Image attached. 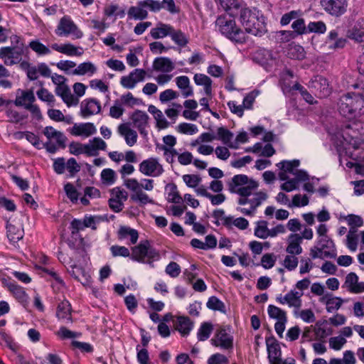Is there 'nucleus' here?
Listing matches in <instances>:
<instances>
[{
	"label": "nucleus",
	"instance_id": "a211bd4d",
	"mask_svg": "<svg viewBox=\"0 0 364 364\" xmlns=\"http://www.w3.org/2000/svg\"><path fill=\"white\" fill-rule=\"evenodd\" d=\"M309 87L319 97L328 96L331 90L328 80L325 77L319 75L311 79L309 82Z\"/></svg>",
	"mask_w": 364,
	"mask_h": 364
},
{
	"label": "nucleus",
	"instance_id": "c03bdc74",
	"mask_svg": "<svg viewBox=\"0 0 364 364\" xmlns=\"http://www.w3.org/2000/svg\"><path fill=\"white\" fill-rule=\"evenodd\" d=\"M56 316L59 320L64 321H71V306L68 301H62L58 305L56 310Z\"/></svg>",
	"mask_w": 364,
	"mask_h": 364
},
{
	"label": "nucleus",
	"instance_id": "f257e3e1",
	"mask_svg": "<svg viewBox=\"0 0 364 364\" xmlns=\"http://www.w3.org/2000/svg\"><path fill=\"white\" fill-rule=\"evenodd\" d=\"M360 91L348 92L342 95L338 102V112L341 116L353 124L344 129L328 130L329 140L336 149L341 164L346 161L348 168L355 167V172L364 175V150L360 145L364 142V82L354 85Z\"/></svg>",
	"mask_w": 364,
	"mask_h": 364
},
{
	"label": "nucleus",
	"instance_id": "423d86ee",
	"mask_svg": "<svg viewBox=\"0 0 364 364\" xmlns=\"http://www.w3.org/2000/svg\"><path fill=\"white\" fill-rule=\"evenodd\" d=\"M215 27L220 33L234 43H243L246 41L245 32L237 25L231 16H219L215 21Z\"/></svg>",
	"mask_w": 364,
	"mask_h": 364
},
{
	"label": "nucleus",
	"instance_id": "5fc2aeb1",
	"mask_svg": "<svg viewBox=\"0 0 364 364\" xmlns=\"http://www.w3.org/2000/svg\"><path fill=\"white\" fill-rule=\"evenodd\" d=\"M267 313L271 318L277 321L287 320L286 311L276 306L269 305L267 308Z\"/></svg>",
	"mask_w": 364,
	"mask_h": 364
},
{
	"label": "nucleus",
	"instance_id": "e2e57ef3",
	"mask_svg": "<svg viewBox=\"0 0 364 364\" xmlns=\"http://www.w3.org/2000/svg\"><path fill=\"white\" fill-rule=\"evenodd\" d=\"M36 95L39 100L47 103L50 107L55 105V99L54 95L45 88H41L37 91Z\"/></svg>",
	"mask_w": 364,
	"mask_h": 364
},
{
	"label": "nucleus",
	"instance_id": "9d476101",
	"mask_svg": "<svg viewBox=\"0 0 364 364\" xmlns=\"http://www.w3.org/2000/svg\"><path fill=\"white\" fill-rule=\"evenodd\" d=\"M43 133L48 139L43 146L49 153H55L60 147L64 146L66 137L61 132L53 127H46Z\"/></svg>",
	"mask_w": 364,
	"mask_h": 364
},
{
	"label": "nucleus",
	"instance_id": "0eeeda50",
	"mask_svg": "<svg viewBox=\"0 0 364 364\" xmlns=\"http://www.w3.org/2000/svg\"><path fill=\"white\" fill-rule=\"evenodd\" d=\"M131 258L141 263L151 264L154 261L159 259V252L153 248L148 241L140 242L132 247Z\"/></svg>",
	"mask_w": 364,
	"mask_h": 364
},
{
	"label": "nucleus",
	"instance_id": "39448f33",
	"mask_svg": "<svg viewBox=\"0 0 364 364\" xmlns=\"http://www.w3.org/2000/svg\"><path fill=\"white\" fill-rule=\"evenodd\" d=\"M124 186L131 192V199L141 205L154 204V200L151 198L143 189L151 191L154 189V180L150 178H142L138 181L136 178H130L124 180Z\"/></svg>",
	"mask_w": 364,
	"mask_h": 364
},
{
	"label": "nucleus",
	"instance_id": "20e7f679",
	"mask_svg": "<svg viewBox=\"0 0 364 364\" xmlns=\"http://www.w3.org/2000/svg\"><path fill=\"white\" fill-rule=\"evenodd\" d=\"M240 19L246 32L254 36H262L267 31L265 17L256 8L242 9Z\"/></svg>",
	"mask_w": 364,
	"mask_h": 364
},
{
	"label": "nucleus",
	"instance_id": "f8f14e48",
	"mask_svg": "<svg viewBox=\"0 0 364 364\" xmlns=\"http://www.w3.org/2000/svg\"><path fill=\"white\" fill-rule=\"evenodd\" d=\"M23 49L16 46L0 48V58L7 66L18 64L22 60Z\"/></svg>",
	"mask_w": 364,
	"mask_h": 364
},
{
	"label": "nucleus",
	"instance_id": "bb28decb",
	"mask_svg": "<svg viewBox=\"0 0 364 364\" xmlns=\"http://www.w3.org/2000/svg\"><path fill=\"white\" fill-rule=\"evenodd\" d=\"M36 98L33 91L18 89L16 92V98L14 104L17 107H28L33 103Z\"/></svg>",
	"mask_w": 364,
	"mask_h": 364
},
{
	"label": "nucleus",
	"instance_id": "c756f323",
	"mask_svg": "<svg viewBox=\"0 0 364 364\" xmlns=\"http://www.w3.org/2000/svg\"><path fill=\"white\" fill-rule=\"evenodd\" d=\"M117 132L120 136L124 137L126 144L129 146H134L137 141V133L132 129L128 124H121L118 126Z\"/></svg>",
	"mask_w": 364,
	"mask_h": 364
},
{
	"label": "nucleus",
	"instance_id": "338daca9",
	"mask_svg": "<svg viewBox=\"0 0 364 364\" xmlns=\"http://www.w3.org/2000/svg\"><path fill=\"white\" fill-rule=\"evenodd\" d=\"M232 226L237 228L240 230H245L249 227V222L244 218H235L231 216L229 219L228 228H232Z\"/></svg>",
	"mask_w": 364,
	"mask_h": 364
},
{
	"label": "nucleus",
	"instance_id": "4c0bfd02",
	"mask_svg": "<svg viewBox=\"0 0 364 364\" xmlns=\"http://www.w3.org/2000/svg\"><path fill=\"white\" fill-rule=\"evenodd\" d=\"M348 36L357 42H364V18L358 19L348 31Z\"/></svg>",
	"mask_w": 364,
	"mask_h": 364
},
{
	"label": "nucleus",
	"instance_id": "1a4fd4ad",
	"mask_svg": "<svg viewBox=\"0 0 364 364\" xmlns=\"http://www.w3.org/2000/svg\"><path fill=\"white\" fill-rule=\"evenodd\" d=\"M310 255L313 259L334 258L336 250L333 240L330 238L317 240L316 245L311 249Z\"/></svg>",
	"mask_w": 364,
	"mask_h": 364
},
{
	"label": "nucleus",
	"instance_id": "72a5a7b5",
	"mask_svg": "<svg viewBox=\"0 0 364 364\" xmlns=\"http://www.w3.org/2000/svg\"><path fill=\"white\" fill-rule=\"evenodd\" d=\"M9 290L14 296V298L25 308L28 306L29 297L23 287L11 283L9 285Z\"/></svg>",
	"mask_w": 364,
	"mask_h": 364
},
{
	"label": "nucleus",
	"instance_id": "412c9836",
	"mask_svg": "<svg viewBox=\"0 0 364 364\" xmlns=\"http://www.w3.org/2000/svg\"><path fill=\"white\" fill-rule=\"evenodd\" d=\"M304 293L296 291V289H291L284 296H277V301L281 304H287L289 307H294V309H300L302 305L301 297Z\"/></svg>",
	"mask_w": 364,
	"mask_h": 364
},
{
	"label": "nucleus",
	"instance_id": "6ab92c4d",
	"mask_svg": "<svg viewBox=\"0 0 364 364\" xmlns=\"http://www.w3.org/2000/svg\"><path fill=\"white\" fill-rule=\"evenodd\" d=\"M321 5L328 14L339 16L347 10V0H321Z\"/></svg>",
	"mask_w": 364,
	"mask_h": 364
},
{
	"label": "nucleus",
	"instance_id": "37998d69",
	"mask_svg": "<svg viewBox=\"0 0 364 364\" xmlns=\"http://www.w3.org/2000/svg\"><path fill=\"white\" fill-rule=\"evenodd\" d=\"M176 329L183 336L189 334L193 324L187 316H178L175 321Z\"/></svg>",
	"mask_w": 364,
	"mask_h": 364
},
{
	"label": "nucleus",
	"instance_id": "79ce46f5",
	"mask_svg": "<svg viewBox=\"0 0 364 364\" xmlns=\"http://www.w3.org/2000/svg\"><path fill=\"white\" fill-rule=\"evenodd\" d=\"M97 71V66L91 62H84L79 64L73 71V75L93 76Z\"/></svg>",
	"mask_w": 364,
	"mask_h": 364
},
{
	"label": "nucleus",
	"instance_id": "7ed1b4c3",
	"mask_svg": "<svg viewBox=\"0 0 364 364\" xmlns=\"http://www.w3.org/2000/svg\"><path fill=\"white\" fill-rule=\"evenodd\" d=\"M277 166L280 169L278 173L279 178L284 181L281 185V189L284 191L291 192L297 190L301 181L309 179L306 171L298 169L299 160L283 161L278 163Z\"/></svg>",
	"mask_w": 364,
	"mask_h": 364
},
{
	"label": "nucleus",
	"instance_id": "603ef678",
	"mask_svg": "<svg viewBox=\"0 0 364 364\" xmlns=\"http://www.w3.org/2000/svg\"><path fill=\"white\" fill-rule=\"evenodd\" d=\"M287 55L290 58L303 60L306 56L304 48L296 44H290L288 48Z\"/></svg>",
	"mask_w": 364,
	"mask_h": 364
},
{
	"label": "nucleus",
	"instance_id": "864d4df0",
	"mask_svg": "<svg viewBox=\"0 0 364 364\" xmlns=\"http://www.w3.org/2000/svg\"><path fill=\"white\" fill-rule=\"evenodd\" d=\"M294 315L295 317L301 318L304 322L307 323H314L316 321L314 313L311 309H294Z\"/></svg>",
	"mask_w": 364,
	"mask_h": 364
},
{
	"label": "nucleus",
	"instance_id": "f03ea898",
	"mask_svg": "<svg viewBox=\"0 0 364 364\" xmlns=\"http://www.w3.org/2000/svg\"><path fill=\"white\" fill-rule=\"evenodd\" d=\"M230 191L240 196L238 203L241 205L237 210L245 215H254L259 207L267 198L263 191H256L258 183L246 175H236L232 178Z\"/></svg>",
	"mask_w": 364,
	"mask_h": 364
},
{
	"label": "nucleus",
	"instance_id": "de8ad7c7",
	"mask_svg": "<svg viewBox=\"0 0 364 364\" xmlns=\"http://www.w3.org/2000/svg\"><path fill=\"white\" fill-rule=\"evenodd\" d=\"M7 237L12 242H16L23 237V230L20 226H16L11 223L6 225Z\"/></svg>",
	"mask_w": 364,
	"mask_h": 364
},
{
	"label": "nucleus",
	"instance_id": "7c9ffc66",
	"mask_svg": "<svg viewBox=\"0 0 364 364\" xmlns=\"http://www.w3.org/2000/svg\"><path fill=\"white\" fill-rule=\"evenodd\" d=\"M234 134L225 127H221L216 129L215 139L219 140L230 149H236V144H233Z\"/></svg>",
	"mask_w": 364,
	"mask_h": 364
},
{
	"label": "nucleus",
	"instance_id": "5701e85b",
	"mask_svg": "<svg viewBox=\"0 0 364 364\" xmlns=\"http://www.w3.org/2000/svg\"><path fill=\"white\" fill-rule=\"evenodd\" d=\"M55 92L68 107L76 106L78 103L79 100L71 93L67 82L55 87Z\"/></svg>",
	"mask_w": 364,
	"mask_h": 364
},
{
	"label": "nucleus",
	"instance_id": "a878e982",
	"mask_svg": "<svg viewBox=\"0 0 364 364\" xmlns=\"http://www.w3.org/2000/svg\"><path fill=\"white\" fill-rule=\"evenodd\" d=\"M87 156H97L100 151H105L107 150V143L100 137H94L90 139L87 143Z\"/></svg>",
	"mask_w": 364,
	"mask_h": 364
},
{
	"label": "nucleus",
	"instance_id": "393cba45",
	"mask_svg": "<svg viewBox=\"0 0 364 364\" xmlns=\"http://www.w3.org/2000/svg\"><path fill=\"white\" fill-rule=\"evenodd\" d=\"M100 110V102L95 99H86L81 102L80 112L84 118L97 114Z\"/></svg>",
	"mask_w": 364,
	"mask_h": 364
},
{
	"label": "nucleus",
	"instance_id": "8fccbe9b",
	"mask_svg": "<svg viewBox=\"0 0 364 364\" xmlns=\"http://www.w3.org/2000/svg\"><path fill=\"white\" fill-rule=\"evenodd\" d=\"M166 199L168 202L173 203H181L183 198L180 196L177 187L174 184H168L165 188Z\"/></svg>",
	"mask_w": 364,
	"mask_h": 364
},
{
	"label": "nucleus",
	"instance_id": "473e14b6",
	"mask_svg": "<svg viewBox=\"0 0 364 364\" xmlns=\"http://www.w3.org/2000/svg\"><path fill=\"white\" fill-rule=\"evenodd\" d=\"M344 285L352 293L364 291V282H359L358 277L353 272L349 273L346 277Z\"/></svg>",
	"mask_w": 364,
	"mask_h": 364
},
{
	"label": "nucleus",
	"instance_id": "0e129e2a",
	"mask_svg": "<svg viewBox=\"0 0 364 364\" xmlns=\"http://www.w3.org/2000/svg\"><path fill=\"white\" fill-rule=\"evenodd\" d=\"M206 306L211 310L218 311L220 312H225V304L219 299L218 297L213 296H210L207 303Z\"/></svg>",
	"mask_w": 364,
	"mask_h": 364
},
{
	"label": "nucleus",
	"instance_id": "58836bf2",
	"mask_svg": "<svg viewBox=\"0 0 364 364\" xmlns=\"http://www.w3.org/2000/svg\"><path fill=\"white\" fill-rule=\"evenodd\" d=\"M326 43L331 49L342 48L346 46V40L339 37L338 29H333L328 33Z\"/></svg>",
	"mask_w": 364,
	"mask_h": 364
},
{
	"label": "nucleus",
	"instance_id": "2eb2a0df",
	"mask_svg": "<svg viewBox=\"0 0 364 364\" xmlns=\"http://www.w3.org/2000/svg\"><path fill=\"white\" fill-rule=\"evenodd\" d=\"M69 133L76 137L87 139L97 133V128L91 122L75 123L68 129Z\"/></svg>",
	"mask_w": 364,
	"mask_h": 364
},
{
	"label": "nucleus",
	"instance_id": "ea45409f",
	"mask_svg": "<svg viewBox=\"0 0 364 364\" xmlns=\"http://www.w3.org/2000/svg\"><path fill=\"white\" fill-rule=\"evenodd\" d=\"M193 81L196 85L203 87V92L207 96L212 95V80L206 75L196 73L193 76Z\"/></svg>",
	"mask_w": 364,
	"mask_h": 364
},
{
	"label": "nucleus",
	"instance_id": "6e6d98bb",
	"mask_svg": "<svg viewBox=\"0 0 364 364\" xmlns=\"http://www.w3.org/2000/svg\"><path fill=\"white\" fill-rule=\"evenodd\" d=\"M218 2L222 9L230 16H233L240 8L238 0H218Z\"/></svg>",
	"mask_w": 364,
	"mask_h": 364
},
{
	"label": "nucleus",
	"instance_id": "ddd939ff",
	"mask_svg": "<svg viewBox=\"0 0 364 364\" xmlns=\"http://www.w3.org/2000/svg\"><path fill=\"white\" fill-rule=\"evenodd\" d=\"M146 71L141 68H136L128 75H124L120 78V85L126 89L132 90L135 88L138 83L145 80Z\"/></svg>",
	"mask_w": 364,
	"mask_h": 364
},
{
	"label": "nucleus",
	"instance_id": "13d9d810",
	"mask_svg": "<svg viewBox=\"0 0 364 364\" xmlns=\"http://www.w3.org/2000/svg\"><path fill=\"white\" fill-rule=\"evenodd\" d=\"M170 37L176 45L182 48L185 47L188 43V38L185 33L180 30L176 31L174 28H173Z\"/></svg>",
	"mask_w": 364,
	"mask_h": 364
},
{
	"label": "nucleus",
	"instance_id": "c85d7f7f",
	"mask_svg": "<svg viewBox=\"0 0 364 364\" xmlns=\"http://www.w3.org/2000/svg\"><path fill=\"white\" fill-rule=\"evenodd\" d=\"M134 127H136L140 132L141 134H146V128L148 126V114L143 111L136 110L135 111L131 117Z\"/></svg>",
	"mask_w": 364,
	"mask_h": 364
},
{
	"label": "nucleus",
	"instance_id": "bf43d9fd",
	"mask_svg": "<svg viewBox=\"0 0 364 364\" xmlns=\"http://www.w3.org/2000/svg\"><path fill=\"white\" fill-rule=\"evenodd\" d=\"M176 129L178 133L187 135H193L198 132V128L196 124L186 122L180 123Z\"/></svg>",
	"mask_w": 364,
	"mask_h": 364
},
{
	"label": "nucleus",
	"instance_id": "09e8293b",
	"mask_svg": "<svg viewBox=\"0 0 364 364\" xmlns=\"http://www.w3.org/2000/svg\"><path fill=\"white\" fill-rule=\"evenodd\" d=\"M128 16L130 18L135 20H143L147 18L148 11L144 6L140 5V1L136 6H131L128 11Z\"/></svg>",
	"mask_w": 364,
	"mask_h": 364
},
{
	"label": "nucleus",
	"instance_id": "e433bc0d",
	"mask_svg": "<svg viewBox=\"0 0 364 364\" xmlns=\"http://www.w3.org/2000/svg\"><path fill=\"white\" fill-rule=\"evenodd\" d=\"M319 301L326 304L328 312H333L337 311L341 306L343 300L336 296H333L331 294H326L323 297L319 299Z\"/></svg>",
	"mask_w": 364,
	"mask_h": 364
},
{
	"label": "nucleus",
	"instance_id": "052dcab7",
	"mask_svg": "<svg viewBox=\"0 0 364 364\" xmlns=\"http://www.w3.org/2000/svg\"><path fill=\"white\" fill-rule=\"evenodd\" d=\"M309 203V197L305 194H295L291 200L290 208H302L308 205Z\"/></svg>",
	"mask_w": 364,
	"mask_h": 364
},
{
	"label": "nucleus",
	"instance_id": "cd10ccee",
	"mask_svg": "<svg viewBox=\"0 0 364 364\" xmlns=\"http://www.w3.org/2000/svg\"><path fill=\"white\" fill-rule=\"evenodd\" d=\"M117 235L119 240L125 241L127 245H134L139 238L138 232L128 226L120 227Z\"/></svg>",
	"mask_w": 364,
	"mask_h": 364
},
{
	"label": "nucleus",
	"instance_id": "aec40b11",
	"mask_svg": "<svg viewBox=\"0 0 364 364\" xmlns=\"http://www.w3.org/2000/svg\"><path fill=\"white\" fill-rule=\"evenodd\" d=\"M294 74L289 70H284L280 75L279 84L283 93L286 96H290L294 90H299L301 85L296 82L293 83Z\"/></svg>",
	"mask_w": 364,
	"mask_h": 364
},
{
	"label": "nucleus",
	"instance_id": "dca6fc26",
	"mask_svg": "<svg viewBox=\"0 0 364 364\" xmlns=\"http://www.w3.org/2000/svg\"><path fill=\"white\" fill-rule=\"evenodd\" d=\"M360 245V250H364V231L351 227L346 235V245L351 252H355Z\"/></svg>",
	"mask_w": 364,
	"mask_h": 364
},
{
	"label": "nucleus",
	"instance_id": "c9c22d12",
	"mask_svg": "<svg viewBox=\"0 0 364 364\" xmlns=\"http://www.w3.org/2000/svg\"><path fill=\"white\" fill-rule=\"evenodd\" d=\"M153 68L156 71L168 73L174 70L175 65L170 58L159 57L154 60Z\"/></svg>",
	"mask_w": 364,
	"mask_h": 364
},
{
	"label": "nucleus",
	"instance_id": "680f3d73",
	"mask_svg": "<svg viewBox=\"0 0 364 364\" xmlns=\"http://www.w3.org/2000/svg\"><path fill=\"white\" fill-rule=\"evenodd\" d=\"M129 53L127 55V63L131 67H136L139 64V60L138 59L136 53H140L142 50L141 46L138 47H129Z\"/></svg>",
	"mask_w": 364,
	"mask_h": 364
},
{
	"label": "nucleus",
	"instance_id": "f3484780",
	"mask_svg": "<svg viewBox=\"0 0 364 364\" xmlns=\"http://www.w3.org/2000/svg\"><path fill=\"white\" fill-rule=\"evenodd\" d=\"M128 198L127 192L120 188L115 187L111 191V196L109 200V205L110 208L118 213L121 211L124 206V203L127 200Z\"/></svg>",
	"mask_w": 364,
	"mask_h": 364
},
{
	"label": "nucleus",
	"instance_id": "9b49d317",
	"mask_svg": "<svg viewBox=\"0 0 364 364\" xmlns=\"http://www.w3.org/2000/svg\"><path fill=\"white\" fill-rule=\"evenodd\" d=\"M139 171L141 174L153 178L159 177L164 172L159 159L155 157L143 160L139 165Z\"/></svg>",
	"mask_w": 364,
	"mask_h": 364
},
{
	"label": "nucleus",
	"instance_id": "b1692460",
	"mask_svg": "<svg viewBox=\"0 0 364 364\" xmlns=\"http://www.w3.org/2000/svg\"><path fill=\"white\" fill-rule=\"evenodd\" d=\"M266 345L269 363L275 364L282 359V351L279 343L275 338H268L266 339Z\"/></svg>",
	"mask_w": 364,
	"mask_h": 364
},
{
	"label": "nucleus",
	"instance_id": "4d7b16f0",
	"mask_svg": "<svg viewBox=\"0 0 364 364\" xmlns=\"http://www.w3.org/2000/svg\"><path fill=\"white\" fill-rule=\"evenodd\" d=\"M47 114L49 118L55 122H65L68 124L72 122V117L70 116L65 117L59 109H49Z\"/></svg>",
	"mask_w": 364,
	"mask_h": 364
},
{
	"label": "nucleus",
	"instance_id": "a19ab883",
	"mask_svg": "<svg viewBox=\"0 0 364 364\" xmlns=\"http://www.w3.org/2000/svg\"><path fill=\"white\" fill-rule=\"evenodd\" d=\"M175 81L183 97H188L193 95V87L191 86L188 77L186 75L178 76L176 77Z\"/></svg>",
	"mask_w": 364,
	"mask_h": 364
},
{
	"label": "nucleus",
	"instance_id": "a18cd8bd",
	"mask_svg": "<svg viewBox=\"0 0 364 364\" xmlns=\"http://www.w3.org/2000/svg\"><path fill=\"white\" fill-rule=\"evenodd\" d=\"M28 47L38 56L49 55L52 53V48L42 43L38 39L31 41Z\"/></svg>",
	"mask_w": 364,
	"mask_h": 364
},
{
	"label": "nucleus",
	"instance_id": "6e6552de",
	"mask_svg": "<svg viewBox=\"0 0 364 364\" xmlns=\"http://www.w3.org/2000/svg\"><path fill=\"white\" fill-rule=\"evenodd\" d=\"M55 33L59 37L71 36L73 39H79L83 36V33L68 16L60 18Z\"/></svg>",
	"mask_w": 364,
	"mask_h": 364
},
{
	"label": "nucleus",
	"instance_id": "49530a36",
	"mask_svg": "<svg viewBox=\"0 0 364 364\" xmlns=\"http://www.w3.org/2000/svg\"><path fill=\"white\" fill-rule=\"evenodd\" d=\"M117 178L116 172L112 168H104L100 173L101 183L105 186H110L115 183Z\"/></svg>",
	"mask_w": 364,
	"mask_h": 364
},
{
	"label": "nucleus",
	"instance_id": "f704fd0d",
	"mask_svg": "<svg viewBox=\"0 0 364 364\" xmlns=\"http://www.w3.org/2000/svg\"><path fill=\"white\" fill-rule=\"evenodd\" d=\"M173 28V27L170 24L160 22L151 29L150 35L154 39L164 38L166 36H171Z\"/></svg>",
	"mask_w": 364,
	"mask_h": 364
},
{
	"label": "nucleus",
	"instance_id": "2f4dec72",
	"mask_svg": "<svg viewBox=\"0 0 364 364\" xmlns=\"http://www.w3.org/2000/svg\"><path fill=\"white\" fill-rule=\"evenodd\" d=\"M302 237L299 234H291L287 239V246L286 252L292 255H299L302 253V247L301 244Z\"/></svg>",
	"mask_w": 364,
	"mask_h": 364
},
{
	"label": "nucleus",
	"instance_id": "3c124183",
	"mask_svg": "<svg viewBox=\"0 0 364 364\" xmlns=\"http://www.w3.org/2000/svg\"><path fill=\"white\" fill-rule=\"evenodd\" d=\"M269 232L268 223L265 220H258L255 223L254 235L260 239H267Z\"/></svg>",
	"mask_w": 364,
	"mask_h": 364
},
{
	"label": "nucleus",
	"instance_id": "69168bd1",
	"mask_svg": "<svg viewBox=\"0 0 364 364\" xmlns=\"http://www.w3.org/2000/svg\"><path fill=\"white\" fill-rule=\"evenodd\" d=\"M104 14L107 17L115 16L123 18L125 16L124 11L121 9L117 4H109L105 6Z\"/></svg>",
	"mask_w": 364,
	"mask_h": 364
},
{
	"label": "nucleus",
	"instance_id": "4be33fe9",
	"mask_svg": "<svg viewBox=\"0 0 364 364\" xmlns=\"http://www.w3.org/2000/svg\"><path fill=\"white\" fill-rule=\"evenodd\" d=\"M50 48L60 53L70 57L81 56L84 53V50L82 47L75 46L70 43H55L51 44Z\"/></svg>",
	"mask_w": 364,
	"mask_h": 364
},
{
	"label": "nucleus",
	"instance_id": "774afa93",
	"mask_svg": "<svg viewBox=\"0 0 364 364\" xmlns=\"http://www.w3.org/2000/svg\"><path fill=\"white\" fill-rule=\"evenodd\" d=\"M259 90L255 89L247 94L243 99L242 104L246 109H252L255 99L260 95Z\"/></svg>",
	"mask_w": 364,
	"mask_h": 364
},
{
	"label": "nucleus",
	"instance_id": "4468645a",
	"mask_svg": "<svg viewBox=\"0 0 364 364\" xmlns=\"http://www.w3.org/2000/svg\"><path fill=\"white\" fill-rule=\"evenodd\" d=\"M210 342L212 345L224 350H232L233 348V336L230 328H219Z\"/></svg>",
	"mask_w": 364,
	"mask_h": 364
}]
</instances>
